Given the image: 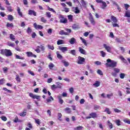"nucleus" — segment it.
I'll use <instances>...</instances> for the list:
<instances>
[{
	"mask_svg": "<svg viewBox=\"0 0 130 130\" xmlns=\"http://www.w3.org/2000/svg\"><path fill=\"white\" fill-rule=\"evenodd\" d=\"M105 65L109 68H116L117 67V62L110 59H107V63H105Z\"/></svg>",
	"mask_w": 130,
	"mask_h": 130,
	"instance_id": "f257e3e1",
	"label": "nucleus"
},
{
	"mask_svg": "<svg viewBox=\"0 0 130 130\" xmlns=\"http://www.w3.org/2000/svg\"><path fill=\"white\" fill-rule=\"evenodd\" d=\"M0 53L2 55H6L7 57L9 56H12L13 55V53L11 51V50L9 49H1Z\"/></svg>",
	"mask_w": 130,
	"mask_h": 130,
	"instance_id": "f03ea898",
	"label": "nucleus"
},
{
	"mask_svg": "<svg viewBox=\"0 0 130 130\" xmlns=\"http://www.w3.org/2000/svg\"><path fill=\"white\" fill-rule=\"evenodd\" d=\"M58 18L60 20V23H62V24H67L68 23V19L63 15H59Z\"/></svg>",
	"mask_w": 130,
	"mask_h": 130,
	"instance_id": "7ed1b4c3",
	"label": "nucleus"
},
{
	"mask_svg": "<svg viewBox=\"0 0 130 130\" xmlns=\"http://www.w3.org/2000/svg\"><path fill=\"white\" fill-rule=\"evenodd\" d=\"M84 62H85V58L80 56H78L77 63H78V64H84Z\"/></svg>",
	"mask_w": 130,
	"mask_h": 130,
	"instance_id": "20e7f679",
	"label": "nucleus"
},
{
	"mask_svg": "<svg viewBox=\"0 0 130 130\" xmlns=\"http://www.w3.org/2000/svg\"><path fill=\"white\" fill-rule=\"evenodd\" d=\"M29 96H30L31 98H32V99H37V100H40V98H41L40 95H37L32 93H29Z\"/></svg>",
	"mask_w": 130,
	"mask_h": 130,
	"instance_id": "39448f33",
	"label": "nucleus"
},
{
	"mask_svg": "<svg viewBox=\"0 0 130 130\" xmlns=\"http://www.w3.org/2000/svg\"><path fill=\"white\" fill-rule=\"evenodd\" d=\"M58 49L59 50H60L61 52H62L63 53H64V52L68 51V47L59 46Z\"/></svg>",
	"mask_w": 130,
	"mask_h": 130,
	"instance_id": "423d86ee",
	"label": "nucleus"
},
{
	"mask_svg": "<svg viewBox=\"0 0 130 130\" xmlns=\"http://www.w3.org/2000/svg\"><path fill=\"white\" fill-rule=\"evenodd\" d=\"M103 46L105 48V49L107 50V52H109L110 53H111V47L106 45V44H104L103 45Z\"/></svg>",
	"mask_w": 130,
	"mask_h": 130,
	"instance_id": "0eeeda50",
	"label": "nucleus"
},
{
	"mask_svg": "<svg viewBox=\"0 0 130 130\" xmlns=\"http://www.w3.org/2000/svg\"><path fill=\"white\" fill-rule=\"evenodd\" d=\"M28 15H30V16L33 15L35 16V17H36V12H35L34 10H29Z\"/></svg>",
	"mask_w": 130,
	"mask_h": 130,
	"instance_id": "6e6552de",
	"label": "nucleus"
},
{
	"mask_svg": "<svg viewBox=\"0 0 130 130\" xmlns=\"http://www.w3.org/2000/svg\"><path fill=\"white\" fill-rule=\"evenodd\" d=\"M79 52H80V53H81V54H84V55L87 54L86 51L84 50V49L82 48V47L79 48Z\"/></svg>",
	"mask_w": 130,
	"mask_h": 130,
	"instance_id": "1a4fd4ad",
	"label": "nucleus"
},
{
	"mask_svg": "<svg viewBox=\"0 0 130 130\" xmlns=\"http://www.w3.org/2000/svg\"><path fill=\"white\" fill-rule=\"evenodd\" d=\"M34 26L35 28V29H36L37 30V29H43V26H42V25H37V24H36V23H35L34 24Z\"/></svg>",
	"mask_w": 130,
	"mask_h": 130,
	"instance_id": "9d476101",
	"label": "nucleus"
},
{
	"mask_svg": "<svg viewBox=\"0 0 130 130\" xmlns=\"http://www.w3.org/2000/svg\"><path fill=\"white\" fill-rule=\"evenodd\" d=\"M89 20L92 25L95 26V24H96V22H95V20L94 19V17L89 18Z\"/></svg>",
	"mask_w": 130,
	"mask_h": 130,
	"instance_id": "9b49d317",
	"label": "nucleus"
},
{
	"mask_svg": "<svg viewBox=\"0 0 130 130\" xmlns=\"http://www.w3.org/2000/svg\"><path fill=\"white\" fill-rule=\"evenodd\" d=\"M72 8L73 9H74V10H75L74 13L75 14H80V12H81V11L79 10V7H72Z\"/></svg>",
	"mask_w": 130,
	"mask_h": 130,
	"instance_id": "f8f14e48",
	"label": "nucleus"
},
{
	"mask_svg": "<svg viewBox=\"0 0 130 130\" xmlns=\"http://www.w3.org/2000/svg\"><path fill=\"white\" fill-rule=\"evenodd\" d=\"M76 42H77V40L74 38H71L69 41V43L72 45H74V44L76 43Z\"/></svg>",
	"mask_w": 130,
	"mask_h": 130,
	"instance_id": "ddd939ff",
	"label": "nucleus"
},
{
	"mask_svg": "<svg viewBox=\"0 0 130 130\" xmlns=\"http://www.w3.org/2000/svg\"><path fill=\"white\" fill-rule=\"evenodd\" d=\"M27 114V110L26 109H24L23 112L19 114L20 116L24 117L26 116Z\"/></svg>",
	"mask_w": 130,
	"mask_h": 130,
	"instance_id": "4468645a",
	"label": "nucleus"
},
{
	"mask_svg": "<svg viewBox=\"0 0 130 130\" xmlns=\"http://www.w3.org/2000/svg\"><path fill=\"white\" fill-rule=\"evenodd\" d=\"M111 20L114 22V23H117L118 20L116 17H114V16L112 15L111 16Z\"/></svg>",
	"mask_w": 130,
	"mask_h": 130,
	"instance_id": "2eb2a0df",
	"label": "nucleus"
},
{
	"mask_svg": "<svg viewBox=\"0 0 130 130\" xmlns=\"http://www.w3.org/2000/svg\"><path fill=\"white\" fill-rule=\"evenodd\" d=\"M59 34L60 35H61V36H62V35H69V34H68V32L64 31V30H60L59 32Z\"/></svg>",
	"mask_w": 130,
	"mask_h": 130,
	"instance_id": "dca6fc26",
	"label": "nucleus"
},
{
	"mask_svg": "<svg viewBox=\"0 0 130 130\" xmlns=\"http://www.w3.org/2000/svg\"><path fill=\"white\" fill-rule=\"evenodd\" d=\"M6 27L7 28H11L12 29V28H14V24L7 22Z\"/></svg>",
	"mask_w": 130,
	"mask_h": 130,
	"instance_id": "f3484780",
	"label": "nucleus"
},
{
	"mask_svg": "<svg viewBox=\"0 0 130 130\" xmlns=\"http://www.w3.org/2000/svg\"><path fill=\"white\" fill-rule=\"evenodd\" d=\"M102 6L101 7V9H103V10L105 9L106 7H107V4H106V2L103 1V2H102Z\"/></svg>",
	"mask_w": 130,
	"mask_h": 130,
	"instance_id": "a211bd4d",
	"label": "nucleus"
},
{
	"mask_svg": "<svg viewBox=\"0 0 130 130\" xmlns=\"http://www.w3.org/2000/svg\"><path fill=\"white\" fill-rule=\"evenodd\" d=\"M61 62L62 63H63L64 67H69V66H70V63H69V62L66 61L65 60H62L61 61Z\"/></svg>",
	"mask_w": 130,
	"mask_h": 130,
	"instance_id": "6ab92c4d",
	"label": "nucleus"
},
{
	"mask_svg": "<svg viewBox=\"0 0 130 130\" xmlns=\"http://www.w3.org/2000/svg\"><path fill=\"white\" fill-rule=\"evenodd\" d=\"M57 45H60L61 44H64V41L63 40H59L57 42Z\"/></svg>",
	"mask_w": 130,
	"mask_h": 130,
	"instance_id": "aec40b11",
	"label": "nucleus"
},
{
	"mask_svg": "<svg viewBox=\"0 0 130 130\" xmlns=\"http://www.w3.org/2000/svg\"><path fill=\"white\" fill-rule=\"evenodd\" d=\"M64 111L66 113H68V114H70L72 112V110H71V108L67 107L64 109Z\"/></svg>",
	"mask_w": 130,
	"mask_h": 130,
	"instance_id": "412c9836",
	"label": "nucleus"
},
{
	"mask_svg": "<svg viewBox=\"0 0 130 130\" xmlns=\"http://www.w3.org/2000/svg\"><path fill=\"white\" fill-rule=\"evenodd\" d=\"M89 115L91 118H96V117H97V114H96V113H91Z\"/></svg>",
	"mask_w": 130,
	"mask_h": 130,
	"instance_id": "4be33fe9",
	"label": "nucleus"
},
{
	"mask_svg": "<svg viewBox=\"0 0 130 130\" xmlns=\"http://www.w3.org/2000/svg\"><path fill=\"white\" fill-rule=\"evenodd\" d=\"M15 80L18 82V83H21V78H20V76L19 75L17 74L16 75Z\"/></svg>",
	"mask_w": 130,
	"mask_h": 130,
	"instance_id": "5701e85b",
	"label": "nucleus"
},
{
	"mask_svg": "<svg viewBox=\"0 0 130 130\" xmlns=\"http://www.w3.org/2000/svg\"><path fill=\"white\" fill-rule=\"evenodd\" d=\"M116 124L118 125V126H119L121 125V121H120V119H117L115 121Z\"/></svg>",
	"mask_w": 130,
	"mask_h": 130,
	"instance_id": "b1692460",
	"label": "nucleus"
},
{
	"mask_svg": "<svg viewBox=\"0 0 130 130\" xmlns=\"http://www.w3.org/2000/svg\"><path fill=\"white\" fill-rule=\"evenodd\" d=\"M56 54H57V57L59 59H62V55H61L60 54H59V51H57L56 52Z\"/></svg>",
	"mask_w": 130,
	"mask_h": 130,
	"instance_id": "393cba45",
	"label": "nucleus"
},
{
	"mask_svg": "<svg viewBox=\"0 0 130 130\" xmlns=\"http://www.w3.org/2000/svg\"><path fill=\"white\" fill-rule=\"evenodd\" d=\"M8 21H13V20H14V16H13V15H10V14L8 15Z\"/></svg>",
	"mask_w": 130,
	"mask_h": 130,
	"instance_id": "a878e982",
	"label": "nucleus"
},
{
	"mask_svg": "<svg viewBox=\"0 0 130 130\" xmlns=\"http://www.w3.org/2000/svg\"><path fill=\"white\" fill-rule=\"evenodd\" d=\"M47 7L48 8V11H49L50 12H52V13H54V14H56V12L55 11V10H54V9H53V8H51L50 7H49V6Z\"/></svg>",
	"mask_w": 130,
	"mask_h": 130,
	"instance_id": "bb28decb",
	"label": "nucleus"
},
{
	"mask_svg": "<svg viewBox=\"0 0 130 130\" xmlns=\"http://www.w3.org/2000/svg\"><path fill=\"white\" fill-rule=\"evenodd\" d=\"M93 109H94V110H98V109H101V107L98 105H94L93 106Z\"/></svg>",
	"mask_w": 130,
	"mask_h": 130,
	"instance_id": "cd10ccee",
	"label": "nucleus"
},
{
	"mask_svg": "<svg viewBox=\"0 0 130 130\" xmlns=\"http://www.w3.org/2000/svg\"><path fill=\"white\" fill-rule=\"evenodd\" d=\"M53 100H54V99H53V98L52 96H51L47 99V102L48 103H49L51 102V101H53Z\"/></svg>",
	"mask_w": 130,
	"mask_h": 130,
	"instance_id": "c85d7f7f",
	"label": "nucleus"
},
{
	"mask_svg": "<svg viewBox=\"0 0 130 130\" xmlns=\"http://www.w3.org/2000/svg\"><path fill=\"white\" fill-rule=\"evenodd\" d=\"M58 102L59 104H62L63 103V100L61 99V96H58Z\"/></svg>",
	"mask_w": 130,
	"mask_h": 130,
	"instance_id": "c756f323",
	"label": "nucleus"
},
{
	"mask_svg": "<svg viewBox=\"0 0 130 130\" xmlns=\"http://www.w3.org/2000/svg\"><path fill=\"white\" fill-rule=\"evenodd\" d=\"M48 49H51V50H54V46L52 45L48 44L47 45Z\"/></svg>",
	"mask_w": 130,
	"mask_h": 130,
	"instance_id": "7c9ffc66",
	"label": "nucleus"
},
{
	"mask_svg": "<svg viewBox=\"0 0 130 130\" xmlns=\"http://www.w3.org/2000/svg\"><path fill=\"white\" fill-rule=\"evenodd\" d=\"M17 12L18 15L20 16V17H23V14L22 13V12H21V9L19 7L17 8Z\"/></svg>",
	"mask_w": 130,
	"mask_h": 130,
	"instance_id": "2f4dec72",
	"label": "nucleus"
},
{
	"mask_svg": "<svg viewBox=\"0 0 130 130\" xmlns=\"http://www.w3.org/2000/svg\"><path fill=\"white\" fill-rule=\"evenodd\" d=\"M83 128H84V127L83 126H77L76 127H74V130H82Z\"/></svg>",
	"mask_w": 130,
	"mask_h": 130,
	"instance_id": "473e14b6",
	"label": "nucleus"
},
{
	"mask_svg": "<svg viewBox=\"0 0 130 130\" xmlns=\"http://www.w3.org/2000/svg\"><path fill=\"white\" fill-rule=\"evenodd\" d=\"M93 86H94L95 88H97L100 86V82L99 81H96L95 83L93 84Z\"/></svg>",
	"mask_w": 130,
	"mask_h": 130,
	"instance_id": "72a5a7b5",
	"label": "nucleus"
},
{
	"mask_svg": "<svg viewBox=\"0 0 130 130\" xmlns=\"http://www.w3.org/2000/svg\"><path fill=\"white\" fill-rule=\"evenodd\" d=\"M72 28L74 30H77V29H79L80 28V26L78 25L74 24L72 26Z\"/></svg>",
	"mask_w": 130,
	"mask_h": 130,
	"instance_id": "f704fd0d",
	"label": "nucleus"
},
{
	"mask_svg": "<svg viewBox=\"0 0 130 130\" xmlns=\"http://www.w3.org/2000/svg\"><path fill=\"white\" fill-rule=\"evenodd\" d=\"M10 38L11 40H12V41H15V40H16V38H15V36H14V35H13L12 34H11L10 35Z\"/></svg>",
	"mask_w": 130,
	"mask_h": 130,
	"instance_id": "c9c22d12",
	"label": "nucleus"
},
{
	"mask_svg": "<svg viewBox=\"0 0 130 130\" xmlns=\"http://www.w3.org/2000/svg\"><path fill=\"white\" fill-rule=\"evenodd\" d=\"M56 87L57 88H58L59 89H61V86H62V84L60 82H57L56 83Z\"/></svg>",
	"mask_w": 130,
	"mask_h": 130,
	"instance_id": "e433bc0d",
	"label": "nucleus"
},
{
	"mask_svg": "<svg viewBox=\"0 0 130 130\" xmlns=\"http://www.w3.org/2000/svg\"><path fill=\"white\" fill-rule=\"evenodd\" d=\"M120 58L121 60H122L123 62H124V63H126V62H127L126 59H125L122 56H120Z\"/></svg>",
	"mask_w": 130,
	"mask_h": 130,
	"instance_id": "4c0bfd02",
	"label": "nucleus"
},
{
	"mask_svg": "<svg viewBox=\"0 0 130 130\" xmlns=\"http://www.w3.org/2000/svg\"><path fill=\"white\" fill-rule=\"evenodd\" d=\"M26 54L28 57H32V56H33V53L31 52H27L26 53Z\"/></svg>",
	"mask_w": 130,
	"mask_h": 130,
	"instance_id": "58836bf2",
	"label": "nucleus"
},
{
	"mask_svg": "<svg viewBox=\"0 0 130 130\" xmlns=\"http://www.w3.org/2000/svg\"><path fill=\"white\" fill-rule=\"evenodd\" d=\"M80 40L82 42V43L85 45V46H87V42L86 41V40L84 39L83 38L80 37Z\"/></svg>",
	"mask_w": 130,
	"mask_h": 130,
	"instance_id": "ea45409f",
	"label": "nucleus"
},
{
	"mask_svg": "<svg viewBox=\"0 0 130 130\" xmlns=\"http://www.w3.org/2000/svg\"><path fill=\"white\" fill-rule=\"evenodd\" d=\"M100 53L102 57H105V56H106V53L105 52H104L103 51H101Z\"/></svg>",
	"mask_w": 130,
	"mask_h": 130,
	"instance_id": "a19ab883",
	"label": "nucleus"
},
{
	"mask_svg": "<svg viewBox=\"0 0 130 130\" xmlns=\"http://www.w3.org/2000/svg\"><path fill=\"white\" fill-rule=\"evenodd\" d=\"M107 122L108 123V125H109V128H110V129L113 128V125H112V123H111L110 122V121L108 120L107 121Z\"/></svg>",
	"mask_w": 130,
	"mask_h": 130,
	"instance_id": "79ce46f5",
	"label": "nucleus"
},
{
	"mask_svg": "<svg viewBox=\"0 0 130 130\" xmlns=\"http://www.w3.org/2000/svg\"><path fill=\"white\" fill-rule=\"evenodd\" d=\"M48 67H49V69H50V70H52V69H53V68H54V64L52 63H50Z\"/></svg>",
	"mask_w": 130,
	"mask_h": 130,
	"instance_id": "37998d69",
	"label": "nucleus"
},
{
	"mask_svg": "<svg viewBox=\"0 0 130 130\" xmlns=\"http://www.w3.org/2000/svg\"><path fill=\"white\" fill-rule=\"evenodd\" d=\"M105 112L107 113L108 114H111V112L108 108H106V109L105 110Z\"/></svg>",
	"mask_w": 130,
	"mask_h": 130,
	"instance_id": "c03bdc74",
	"label": "nucleus"
},
{
	"mask_svg": "<svg viewBox=\"0 0 130 130\" xmlns=\"http://www.w3.org/2000/svg\"><path fill=\"white\" fill-rule=\"evenodd\" d=\"M65 31H66V33H68V35H70V33H72V29L69 28H65Z\"/></svg>",
	"mask_w": 130,
	"mask_h": 130,
	"instance_id": "a18cd8bd",
	"label": "nucleus"
},
{
	"mask_svg": "<svg viewBox=\"0 0 130 130\" xmlns=\"http://www.w3.org/2000/svg\"><path fill=\"white\" fill-rule=\"evenodd\" d=\"M71 54H72V55H76V50H72L69 52Z\"/></svg>",
	"mask_w": 130,
	"mask_h": 130,
	"instance_id": "49530a36",
	"label": "nucleus"
},
{
	"mask_svg": "<svg viewBox=\"0 0 130 130\" xmlns=\"http://www.w3.org/2000/svg\"><path fill=\"white\" fill-rule=\"evenodd\" d=\"M46 16L47 18H51V13L49 12H46Z\"/></svg>",
	"mask_w": 130,
	"mask_h": 130,
	"instance_id": "de8ad7c7",
	"label": "nucleus"
},
{
	"mask_svg": "<svg viewBox=\"0 0 130 130\" xmlns=\"http://www.w3.org/2000/svg\"><path fill=\"white\" fill-rule=\"evenodd\" d=\"M68 19L69 20L70 22L73 21V15H69L68 16Z\"/></svg>",
	"mask_w": 130,
	"mask_h": 130,
	"instance_id": "09e8293b",
	"label": "nucleus"
},
{
	"mask_svg": "<svg viewBox=\"0 0 130 130\" xmlns=\"http://www.w3.org/2000/svg\"><path fill=\"white\" fill-rule=\"evenodd\" d=\"M113 71H114V72H115V73H117L118 74V73H119V72H120V69H119L118 68H114L113 69Z\"/></svg>",
	"mask_w": 130,
	"mask_h": 130,
	"instance_id": "8fccbe9b",
	"label": "nucleus"
},
{
	"mask_svg": "<svg viewBox=\"0 0 130 130\" xmlns=\"http://www.w3.org/2000/svg\"><path fill=\"white\" fill-rule=\"evenodd\" d=\"M41 22H42L43 23H46L47 20L45 19V18L42 17L41 18Z\"/></svg>",
	"mask_w": 130,
	"mask_h": 130,
	"instance_id": "3c124183",
	"label": "nucleus"
},
{
	"mask_svg": "<svg viewBox=\"0 0 130 130\" xmlns=\"http://www.w3.org/2000/svg\"><path fill=\"white\" fill-rule=\"evenodd\" d=\"M39 48H40V46H38L37 47V49L35 50V51H36V52H37V53H40V52H41V50H40V49H39Z\"/></svg>",
	"mask_w": 130,
	"mask_h": 130,
	"instance_id": "603ef678",
	"label": "nucleus"
},
{
	"mask_svg": "<svg viewBox=\"0 0 130 130\" xmlns=\"http://www.w3.org/2000/svg\"><path fill=\"white\" fill-rule=\"evenodd\" d=\"M7 8L8 12H13V11H14L13 9H12V6H8V7H7Z\"/></svg>",
	"mask_w": 130,
	"mask_h": 130,
	"instance_id": "864d4df0",
	"label": "nucleus"
},
{
	"mask_svg": "<svg viewBox=\"0 0 130 130\" xmlns=\"http://www.w3.org/2000/svg\"><path fill=\"white\" fill-rule=\"evenodd\" d=\"M26 32L27 34H31V32H32V29H31V28L28 27Z\"/></svg>",
	"mask_w": 130,
	"mask_h": 130,
	"instance_id": "5fc2aeb1",
	"label": "nucleus"
},
{
	"mask_svg": "<svg viewBox=\"0 0 130 130\" xmlns=\"http://www.w3.org/2000/svg\"><path fill=\"white\" fill-rule=\"evenodd\" d=\"M8 46H11V47H14L15 46V45L13 43H12L11 42H9L8 43Z\"/></svg>",
	"mask_w": 130,
	"mask_h": 130,
	"instance_id": "6e6d98bb",
	"label": "nucleus"
},
{
	"mask_svg": "<svg viewBox=\"0 0 130 130\" xmlns=\"http://www.w3.org/2000/svg\"><path fill=\"white\" fill-rule=\"evenodd\" d=\"M15 58H16V59H24V57H22L18 55L15 56Z\"/></svg>",
	"mask_w": 130,
	"mask_h": 130,
	"instance_id": "4d7b16f0",
	"label": "nucleus"
},
{
	"mask_svg": "<svg viewBox=\"0 0 130 130\" xmlns=\"http://www.w3.org/2000/svg\"><path fill=\"white\" fill-rule=\"evenodd\" d=\"M125 16L127 17V18L130 17V12L129 11H126L125 14Z\"/></svg>",
	"mask_w": 130,
	"mask_h": 130,
	"instance_id": "13d9d810",
	"label": "nucleus"
},
{
	"mask_svg": "<svg viewBox=\"0 0 130 130\" xmlns=\"http://www.w3.org/2000/svg\"><path fill=\"white\" fill-rule=\"evenodd\" d=\"M125 77V74H124V73H121L120 74V79H124Z\"/></svg>",
	"mask_w": 130,
	"mask_h": 130,
	"instance_id": "bf43d9fd",
	"label": "nucleus"
},
{
	"mask_svg": "<svg viewBox=\"0 0 130 130\" xmlns=\"http://www.w3.org/2000/svg\"><path fill=\"white\" fill-rule=\"evenodd\" d=\"M97 73L99 74V75H100V76H103V73L102 72V71H101L100 70H98L97 71Z\"/></svg>",
	"mask_w": 130,
	"mask_h": 130,
	"instance_id": "052dcab7",
	"label": "nucleus"
},
{
	"mask_svg": "<svg viewBox=\"0 0 130 130\" xmlns=\"http://www.w3.org/2000/svg\"><path fill=\"white\" fill-rule=\"evenodd\" d=\"M112 26L114 28L115 27H118V28H119V25L116 23H113Z\"/></svg>",
	"mask_w": 130,
	"mask_h": 130,
	"instance_id": "680f3d73",
	"label": "nucleus"
},
{
	"mask_svg": "<svg viewBox=\"0 0 130 130\" xmlns=\"http://www.w3.org/2000/svg\"><path fill=\"white\" fill-rule=\"evenodd\" d=\"M31 3L32 4L35 5V4H38V1H37V0H31Z\"/></svg>",
	"mask_w": 130,
	"mask_h": 130,
	"instance_id": "e2e57ef3",
	"label": "nucleus"
},
{
	"mask_svg": "<svg viewBox=\"0 0 130 130\" xmlns=\"http://www.w3.org/2000/svg\"><path fill=\"white\" fill-rule=\"evenodd\" d=\"M114 111L116 113H120V112H121V111L120 110H118V109H114Z\"/></svg>",
	"mask_w": 130,
	"mask_h": 130,
	"instance_id": "0e129e2a",
	"label": "nucleus"
},
{
	"mask_svg": "<svg viewBox=\"0 0 130 130\" xmlns=\"http://www.w3.org/2000/svg\"><path fill=\"white\" fill-rule=\"evenodd\" d=\"M35 121L37 124H40V120L39 119H35Z\"/></svg>",
	"mask_w": 130,
	"mask_h": 130,
	"instance_id": "69168bd1",
	"label": "nucleus"
},
{
	"mask_svg": "<svg viewBox=\"0 0 130 130\" xmlns=\"http://www.w3.org/2000/svg\"><path fill=\"white\" fill-rule=\"evenodd\" d=\"M81 4L83 7H86V5H87V4H86V2L84 0L81 1Z\"/></svg>",
	"mask_w": 130,
	"mask_h": 130,
	"instance_id": "338daca9",
	"label": "nucleus"
},
{
	"mask_svg": "<svg viewBox=\"0 0 130 130\" xmlns=\"http://www.w3.org/2000/svg\"><path fill=\"white\" fill-rule=\"evenodd\" d=\"M124 122H125V123H127L128 124H130V120L128 119H125L123 120Z\"/></svg>",
	"mask_w": 130,
	"mask_h": 130,
	"instance_id": "774afa93",
	"label": "nucleus"
}]
</instances>
